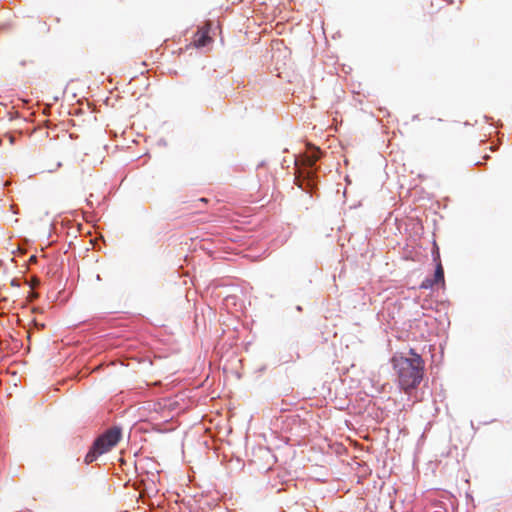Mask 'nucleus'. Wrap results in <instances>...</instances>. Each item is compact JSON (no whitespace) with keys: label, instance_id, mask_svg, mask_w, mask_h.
<instances>
[{"label":"nucleus","instance_id":"obj_1","mask_svg":"<svg viewBox=\"0 0 512 512\" xmlns=\"http://www.w3.org/2000/svg\"><path fill=\"white\" fill-rule=\"evenodd\" d=\"M392 363L401 389L410 391L419 386L424 375V361L418 353L410 349L409 356L394 355Z\"/></svg>","mask_w":512,"mask_h":512},{"label":"nucleus","instance_id":"obj_2","mask_svg":"<svg viewBox=\"0 0 512 512\" xmlns=\"http://www.w3.org/2000/svg\"><path fill=\"white\" fill-rule=\"evenodd\" d=\"M321 157V151L316 150L311 156H308L301 161L295 159V166L297 175L295 178L296 185L306 193L313 195L320 182L319 171L320 167L317 164L318 159Z\"/></svg>","mask_w":512,"mask_h":512},{"label":"nucleus","instance_id":"obj_3","mask_svg":"<svg viewBox=\"0 0 512 512\" xmlns=\"http://www.w3.org/2000/svg\"><path fill=\"white\" fill-rule=\"evenodd\" d=\"M122 438V428L120 426H113L99 435L92 443L84 461L90 464L98 459L99 456L109 452L115 447Z\"/></svg>","mask_w":512,"mask_h":512},{"label":"nucleus","instance_id":"obj_4","mask_svg":"<svg viewBox=\"0 0 512 512\" xmlns=\"http://www.w3.org/2000/svg\"><path fill=\"white\" fill-rule=\"evenodd\" d=\"M211 41H212V38L210 37L209 33L205 32V31H201L196 34L195 39H194V44L197 48H204L208 44H210Z\"/></svg>","mask_w":512,"mask_h":512},{"label":"nucleus","instance_id":"obj_5","mask_svg":"<svg viewBox=\"0 0 512 512\" xmlns=\"http://www.w3.org/2000/svg\"><path fill=\"white\" fill-rule=\"evenodd\" d=\"M431 278L433 279V282H435L436 284H444V269L440 262L436 264L434 275Z\"/></svg>","mask_w":512,"mask_h":512},{"label":"nucleus","instance_id":"obj_6","mask_svg":"<svg viewBox=\"0 0 512 512\" xmlns=\"http://www.w3.org/2000/svg\"><path fill=\"white\" fill-rule=\"evenodd\" d=\"M436 285L431 277H426L420 284V289H432Z\"/></svg>","mask_w":512,"mask_h":512},{"label":"nucleus","instance_id":"obj_7","mask_svg":"<svg viewBox=\"0 0 512 512\" xmlns=\"http://www.w3.org/2000/svg\"><path fill=\"white\" fill-rule=\"evenodd\" d=\"M8 138H9L10 144L13 145L16 141V137L14 135H8Z\"/></svg>","mask_w":512,"mask_h":512},{"label":"nucleus","instance_id":"obj_8","mask_svg":"<svg viewBox=\"0 0 512 512\" xmlns=\"http://www.w3.org/2000/svg\"><path fill=\"white\" fill-rule=\"evenodd\" d=\"M296 310L300 312V311H302V307L300 305H297Z\"/></svg>","mask_w":512,"mask_h":512},{"label":"nucleus","instance_id":"obj_9","mask_svg":"<svg viewBox=\"0 0 512 512\" xmlns=\"http://www.w3.org/2000/svg\"><path fill=\"white\" fill-rule=\"evenodd\" d=\"M96 279H97L98 281H100V280H101V276H100L99 274H97Z\"/></svg>","mask_w":512,"mask_h":512},{"label":"nucleus","instance_id":"obj_10","mask_svg":"<svg viewBox=\"0 0 512 512\" xmlns=\"http://www.w3.org/2000/svg\"><path fill=\"white\" fill-rule=\"evenodd\" d=\"M86 202L88 205L92 206L91 202L89 201V199H86Z\"/></svg>","mask_w":512,"mask_h":512},{"label":"nucleus","instance_id":"obj_11","mask_svg":"<svg viewBox=\"0 0 512 512\" xmlns=\"http://www.w3.org/2000/svg\"><path fill=\"white\" fill-rule=\"evenodd\" d=\"M417 119H418V115H414L413 120H417Z\"/></svg>","mask_w":512,"mask_h":512},{"label":"nucleus","instance_id":"obj_12","mask_svg":"<svg viewBox=\"0 0 512 512\" xmlns=\"http://www.w3.org/2000/svg\"><path fill=\"white\" fill-rule=\"evenodd\" d=\"M12 285H16V280H12Z\"/></svg>","mask_w":512,"mask_h":512},{"label":"nucleus","instance_id":"obj_13","mask_svg":"<svg viewBox=\"0 0 512 512\" xmlns=\"http://www.w3.org/2000/svg\"><path fill=\"white\" fill-rule=\"evenodd\" d=\"M475 165H481V162H480V161H477V162L475 163Z\"/></svg>","mask_w":512,"mask_h":512},{"label":"nucleus","instance_id":"obj_14","mask_svg":"<svg viewBox=\"0 0 512 512\" xmlns=\"http://www.w3.org/2000/svg\"><path fill=\"white\" fill-rule=\"evenodd\" d=\"M0 145H2V141L0 140Z\"/></svg>","mask_w":512,"mask_h":512}]
</instances>
